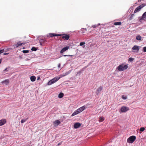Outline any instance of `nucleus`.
Listing matches in <instances>:
<instances>
[{"instance_id":"1","label":"nucleus","mask_w":146,"mask_h":146,"mask_svg":"<svg viewBox=\"0 0 146 146\" xmlns=\"http://www.w3.org/2000/svg\"><path fill=\"white\" fill-rule=\"evenodd\" d=\"M128 66L127 65H124L123 63L119 65L117 68V69H118L119 71H122L127 69Z\"/></svg>"},{"instance_id":"2","label":"nucleus","mask_w":146,"mask_h":146,"mask_svg":"<svg viewBox=\"0 0 146 146\" xmlns=\"http://www.w3.org/2000/svg\"><path fill=\"white\" fill-rule=\"evenodd\" d=\"M60 78V77H54L52 79L50 80L48 83L47 85H50L51 84L55 83Z\"/></svg>"},{"instance_id":"3","label":"nucleus","mask_w":146,"mask_h":146,"mask_svg":"<svg viewBox=\"0 0 146 146\" xmlns=\"http://www.w3.org/2000/svg\"><path fill=\"white\" fill-rule=\"evenodd\" d=\"M136 139L135 136H131L128 138L127 140V142L128 143H132L134 142Z\"/></svg>"},{"instance_id":"4","label":"nucleus","mask_w":146,"mask_h":146,"mask_svg":"<svg viewBox=\"0 0 146 146\" xmlns=\"http://www.w3.org/2000/svg\"><path fill=\"white\" fill-rule=\"evenodd\" d=\"M145 5H145L144 3H143L141 5H139L136 8V9L134 11V13H135L137 12H139L140 10L141 9V8L144 7Z\"/></svg>"},{"instance_id":"5","label":"nucleus","mask_w":146,"mask_h":146,"mask_svg":"<svg viewBox=\"0 0 146 146\" xmlns=\"http://www.w3.org/2000/svg\"><path fill=\"white\" fill-rule=\"evenodd\" d=\"M129 110V108L125 106H123L121 107V110L122 112H125Z\"/></svg>"},{"instance_id":"6","label":"nucleus","mask_w":146,"mask_h":146,"mask_svg":"<svg viewBox=\"0 0 146 146\" xmlns=\"http://www.w3.org/2000/svg\"><path fill=\"white\" fill-rule=\"evenodd\" d=\"M139 19V21L141 22H142V20H144L145 19H146V11L142 15L141 17H140Z\"/></svg>"},{"instance_id":"7","label":"nucleus","mask_w":146,"mask_h":146,"mask_svg":"<svg viewBox=\"0 0 146 146\" xmlns=\"http://www.w3.org/2000/svg\"><path fill=\"white\" fill-rule=\"evenodd\" d=\"M63 35L62 37V38H64L65 40H67L69 39L70 38V36L69 35H67L66 34H63L61 35Z\"/></svg>"},{"instance_id":"8","label":"nucleus","mask_w":146,"mask_h":146,"mask_svg":"<svg viewBox=\"0 0 146 146\" xmlns=\"http://www.w3.org/2000/svg\"><path fill=\"white\" fill-rule=\"evenodd\" d=\"M86 106H84L82 107L79 108L78 109V111L79 113H80L83 110H84L86 108Z\"/></svg>"},{"instance_id":"9","label":"nucleus","mask_w":146,"mask_h":146,"mask_svg":"<svg viewBox=\"0 0 146 146\" xmlns=\"http://www.w3.org/2000/svg\"><path fill=\"white\" fill-rule=\"evenodd\" d=\"M86 106H84L82 107L79 108L78 109V111L79 113H80L83 110H84L86 108Z\"/></svg>"},{"instance_id":"10","label":"nucleus","mask_w":146,"mask_h":146,"mask_svg":"<svg viewBox=\"0 0 146 146\" xmlns=\"http://www.w3.org/2000/svg\"><path fill=\"white\" fill-rule=\"evenodd\" d=\"M60 123V121L59 120H56L54 121V127H56L58 126Z\"/></svg>"},{"instance_id":"11","label":"nucleus","mask_w":146,"mask_h":146,"mask_svg":"<svg viewBox=\"0 0 146 146\" xmlns=\"http://www.w3.org/2000/svg\"><path fill=\"white\" fill-rule=\"evenodd\" d=\"M132 50H135L134 52H137L139 51V48L138 46L137 45H134L132 48Z\"/></svg>"},{"instance_id":"12","label":"nucleus","mask_w":146,"mask_h":146,"mask_svg":"<svg viewBox=\"0 0 146 146\" xmlns=\"http://www.w3.org/2000/svg\"><path fill=\"white\" fill-rule=\"evenodd\" d=\"M69 46H66L63 48L60 51V53H62L64 52L67 50L69 48Z\"/></svg>"},{"instance_id":"13","label":"nucleus","mask_w":146,"mask_h":146,"mask_svg":"<svg viewBox=\"0 0 146 146\" xmlns=\"http://www.w3.org/2000/svg\"><path fill=\"white\" fill-rule=\"evenodd\" d=\"M49 35L50 37H52L54 36H62L61 34H55L53 33H50L49 34Z\"/></svg>"},{"instance_id":"14","label":"nucleus","mask_w":146,"mask_h":146,"mask_svg":"<svg viewBox=\"0 0 146 146\" xmlns=\"http://www.w3.org/2000/svg\"><path fill=\"white\" fill-rule=\"evenodd\" d=\"M81 126V124L80 123H75L74 125V127L75 129L78 128Z\"/></svg>"},{"instance_id":"15","label":"nucleus","mask_w":146,"mask_h":146,"mask_svg":"<svg viewBox=\"0 0 146 146\" xmlns=\"http://www.w3.org/2000/svg\"><path fill=\"white\" fill-rule=\"evenodd\" d=\"M6 122L5 119H1L0 120V126H2Z\"/></svg>"},{"instance_id":"16","label":"nucleus","mask_w":146,"mask_h":146,"mask_svg":"<svg viewBox=\"0 0 146 146\" xmlns=\"http://www.w3.org/2000/svg\"><path fill=\"white\" fill-rule=\"evenodd\" d=\"M79 113L78 111V110H77L76 111H75L72 114V115H71V116H74L78 114Z\"/></svg>"},{"instance_id":"17","label":"nucleus","mask_w":146,"mask_h":146,"mask_svg":"<svg viewBox=\"0 0 146 146\" xmlns=\"http://www.w3.org/2000/svg\"><path fill=\"white\" fill-rule=\"evenodd\" d=\"M36 78L34 76H32L30 77V79L32 82H34Z\"/></svg>"},{"instance_id":"18","label":"nucleus","mask_w":146,"mask_h":146,"mask_svg":"<svg viewBox=\"0 0 146 146\" xmlns=\"http://www.w3.org/2000/svg\"><path fill=\"white\" fill-rule=\"evenodd\" d=\"M136 39L137 40H141L142 39V37L140 35H137L136 36Z\"/></svg>"},{"instance_id":"19","label":"nucleus","mask_w":146,"mask_h":146,"mask_svg":"<svg viewBox=\"0 0 146 146\" xmlns=\"http://www.w3.org/2000/svg\"><path fill=\"white\" fill-rule=\"evenodd\" d=\"M121 22H115L113 24L115 25H121Z\"/></svg>"},{"instance_id":"20","label":"nucleus","mask_w":146,"mask_h":146,"mask_svg":"<svg viewBox=\"0 0 146 146\" xmlns=\"http://www.w3.org/2000/svg\"><path fill=\"white\" fill-rule=\"evenodd\" d=\"M9 82V80L6 79L2 82V83H5L6 85L8 84Z\"/></svg>"},{"instance_id":"21","label":"nucleus","mask_w":146,"mask_h":146,"mask_svg":"<svg viewBox=\"0 0 146 146\" xmlns=\"http://www.w3.org/2000/svg\"><path fill=\"white\" fill-rule=\"evenodd\" d=\"M81 31H82L81 33L83 34L85 33L86 31V28H82Z\"/></svg>"},{"instance_id":"22","label":"nucleus","mask_w":146,"mask_h":146,"mask_svg":"<svg viewBox=\"0 0 146 146\" xmlns=\"http://www.w3.org/2000/svg\"><path fill=\"white\" fill-rule=\"evenodd\" d=\"M63 96H64L63 93L62 92H61L59 94L58 96V97L59 98H62L63 97Z\"/></svg>"},{"instance_id":"23","label":"nucleus","mask_w":146,"mask_h":146,"mask_svg":"<svg viewBox=\"0 0 146 146\" xmlns=\"http://www.w3.org/2000/svg\"><path fill=\"white\" fill-rule=\"evenodd\" d=\"M71 72V71L69 70L68 72H66L65 73V74H63V75H62V77H64L67 75L68 74H69Z\"/></svg>"},{"instance_id":"24","label":"nucleus","mask_w":146,"mask_h":146,"mask_svg":"<svg viewBox=\"0 0 146 146\" xmlns=\"http://www.w3.org/2000/svg\"><path fill=\"white\" fill-rule=\"evenodd\" d=\"M100 92V88L99 87L97 90L96 93L97 94H99Z\"/></svg>"},{"instance_id":"25","label":"nucleus","mask_w":146,"mask_h":146,"mask_svg":"<svg viewBox=\"0 0 146 146\" xmlns=\"http://www.w3.org/2000/svg\"><path fill=\"white\" fill-rule=\"evenodd\" d=\"M37 49L36 48L34 47H33L32 48L31 50L32 51H36L37 50Z\"/></svg>"},{"instance_id":"26","label":"nucleus","mask_w":146,"mask_h":146,"mask_svg":"<svg viewBox=\"0 0 146 146\" xmlns=\"http://www.w3.org/2000/svg\"><path fill=\"white\" fill-rule=\"evenodd\" d=\"M27 120V119H22L21 121V122L22 123L25 122Z\"/></svg>"},{"instance_id":"27","label":"nucleus","mask_w":146,"mask_h":146,"mask_svg":"<svg viewBox=\"0 0 146 146\" xmlns=\"http://www.w3.org/2000/svg\"><path fill=\"white\" fill-rule=\"evenodd\" d=\"M134 14H132L131 15V16L129 18V20H131L132 19H133V17L134 16Z\"/></svg>"},{"instance_id":"28","label":"nucleus","mask_w":146,"mask_h":146,"mask_svg":"<svg viewBox=\"0 0 146 146\" xmlns=\"http://www.w3.org/2000/svg\"><path fill=\"white\" fill-rule=\"evenodd\" d=\"M145 129L144 127H141L140 129V131L141 132L143 131Z\"/></svg>"},{"instance_id":"29","label":"nucleus","mask_w":146,"mask_h":146,"mask_svg":"<svg viewBox=\"0 0 146 146\" xmlns=\"http://www.w3.org/2000/svg\"><path fill=\"white\" fill-rule=\"evenodd\" d=\"M23 52L24 53H29V50H23Z\"/></svg>"},{"instance_id":"30","label":"nucleus","mask_w":146,"mask_h":146,"mask_svg":"<svg viewBox=\"0 0 146 146\" xmlns=\"http://www.w3.org/2000/svg\"><path fill=\"white\" fill-rule=\"evenodd\" d=\"M122 98L123 99L125 100L127 98L126 96H125L124 95H123L122 96Z\"/></svg>"},{"instance_id":"31","label":"nucleus","mask_w":146,"mask_h":146,"mask_svg":"<svg viewBox=\"0 0 146 146\" xmlns=\"http://www.w3.org/2000/svg\"><path fill=\"white\" fill-rule=\"evenodd\" d=\"M134 59L133 58L131 57L129 59V61L132 62L133 60Z\"/></svg>"},{"instance_id":"32","label":"nucleus","mask_w":146,"mask_h":146,"mask_svg":"<svg viewBox=\"0 0 146 146\" xmlns=\"http://www.w3.org/2000/svg\"><path fill=\"white\" fill-rule=\"evenodd\" d=\"M85 43L84 42H80V46H82L85 44Z\"/></svg>"},{"instance_id":"33","label":"nucleus","mask_w":146,"mask_h":146,"mask_svg":"<svg viewBox=\"0 0 146 146\" xmlns=\"http://www.w3.org/2000/svg\"><path fill=\"white\" fill-rule=\"evenodd\" d=\"M18 44L19 46L22 45V44H24L23 43H21V42L20 41L19 42L17 43Z\"/></svg>"},{"instance_id":"34","label":"nucleus","mask_w":146,"mask_h":146,"mask_svg":"<svg viewBox=\"0 0 146 146\" xmlns=\"http://www.w3.org/2000/svg\"><path fill=\"white\" fill-rule=\"evenodd\" d=\"M4 52V49H1L0 50V54L3 53Z\"/></svg>"},{"instance_id":"35","label":"nucleus","mask_w":146,"mask_h":146,"mask_svg":"<svg viewBox=\"0 0 146 146\" xmlns=\"http://www.w3.org/2000/svg\"><path fill=\"white\" fill-rule=\"evenodd\" d=\"M100 25V24H99L98 25H94L92 26V27H93V28H96V27H97L98 26V25Z\"/></svg>"},{"instance_id":"36","label":"nucleus","mask_w":146,"mask_h":146,"mask_svg":"<svg viewBox=\"0 0 146 146\" xmlns=\"http://www.w3.org/2000/svg\"><path fill=\"white\" fill-rule=\"evenodd\" d=\"M143 50L144 52H146V46L144 47L143 48Z\"/></svg>"},{"instance_id":"37","label":"nucleus","mask_w":146,"mask_h":146,"mask_svg":"<svg viewBox=\"0 0 146 146\" xmlns=\"http://www.w3.org/2000/svg\"><path fill=\"white\" fill-rule=\"evenodd\" d=\"M83 71V70H81L80 71L78 72H77L78 74H79V75H80L81 73Z\"/></svg>"},{"instance_id":"38","label":"nucleus","mask_w":146,"mask_h":146,"mask_svg":"<svg viewBox=\"0 0 146 146\" xmlns=\"http://www.w3.org/2000/svg\"><path fill=\"white\" fill-rule=\"evenodd\" d=\"M104 120V119L103 117H101V122L103 121Z\"/></svg>"},{"instance_id":"39","label":"nucleus","mask_w":146,"mask_h":146,"mask_svg":"<svg viewBox=\"0 0 146 146\" xmlns=\"http://www.w3.org/2000/svg\"><path fill=\"white\" fill-rule=\"evenodd\" d=\"M15 46L16 48H17L19 46L18 44L17 43L15 45Z\"/></svg>"},{"instance_id":"40","label":"nucleus","mask_w":146,"mask_h":146,"mask_svg":"<svg viewBox=\"0 0 146 146\" xmlns=\"http://www.w3.org/2000/svg\"><path fill=\"white\" fill-rule=\"evenodd\" d=\"M63 56H72L69 55H63Z\"/></svg>"},{"instance_id":"41","label":"nucleus","mask_w":146,"mask_h":146,"mask_svg":"<svg viewBox=\"0 0 146 146\" xmlns=\"http://www.w3.org/2000/svg\"><path fill=\"white\" fill-rule=\"evenodd\" d=\"M9 54V53H5L3 54L4 55H6L8 54Z\"/></svg>"},{"instance_id":"42","label":"nucleus","mask_w":146,"mask_h":146,"mask_svg":"<svg viewBox=\"0 0 146 146\" xmlns=\"http://www.w3.org/2000/svg\"><path fill=\"white\" fill-rule=\"evenodd\" d=\"M7 68H6L3 71V72L5 73V71H7Z\"/></svg>"},{"instance_id":"43","label":"nucleus","mask_w":146,"mask_h":146,"mask_svg":"<svg viewBox=\"0 0 146 146\" xmlns=\"http://www.w3.org/2000/svg\"><path fill=\"white\" fill-rule=\"evenodd\" d=\"M58 66V68H60V64H59Z\"/></svg>"},{"instance_id":"44","label":"nucleus","mask_w":146,"mask_h":146,"mask_svg":"<svg viewBox=\"0 0 146 146\" xmlns=\"http://www.w3.org/2000/svg\"><path fill=\"white\" fill-rule=\"evenodd\" d=\"M40 45H42V44L41 43V42H40Z\"/></svg>"},{"instance_id":"45","label":"nucleus","mask_w":146,"mask_h":146,"mask_svg":"<svg viewBox=\"0 0 146 146\" xmlns=\"http://www.w3.org/2000/svg\"><path fill=\"white\" fill-rule=\"evenodd\" d=\"M99 121H100V117H99Z\"/></svg>"},{"instance_id":"46","label":"nucleus","mask_w":146,"mask_h":146,"mask_svg":"<svg viewBox=\"0 0 146 146\" xmlns=\"http://www.w3.org/2000/svg\"><path fill=\"white\" fill-rule=\"evenodd\" d=\"M141 0H138V2H141Z\"/></svg>"},{"instance_id":"47","label":"nucleus","mask_w":146,"mask_h":146,"mask_svg":"<svg viewBox=\"0 0 146 146\" xmlns=\"http://www.w3.org/2000/svg\"><path fill=\"white\" fill-rule=\"evenodd\" d=\"M60 143H58V145H60Z\"/></svg>"},{"instance_id":"48","label":"nucleus","mask_w":146,"mask_h":146,"mask_svg":"<svg viewBox=\"0 0 146 146\" xmlns=\"http://www.w3.org/2000/svg\"><path fill=\"white\" fill-rule=\"evenodd\" d=\"M101 90H102V88L101 87Z\"/></svg>"}]
</instances>
